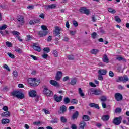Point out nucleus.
I'll return each mask as SVG.
<instances>
[{"label": "nucleus", "instance_id": "1", "mask_svg": "<svg viewBox=\"0 0 129 129\" xmlns=\"http://www.w3.org/2000/svg\"><path fill=\"white\" fill-rule=\"evenodd\" d=\"M28 82L31 86H38L41 83V81H37L35 78H30L28 80Z\"/></svg>", "mask_w": 129, "mask_h": 129}, {"label": "nucleus", "instance_id": "2", "mask_svg": "<svg viewBox=\"0 0 129 129\" xmlns=\"http://www.w3.org/2000/svg\"><path fill=\"white\" fill-rule=\"evenodd\" d=\"M13 96H15L17 98H20V99H23L25 98V95L23 93H21L20 91H14L12 92Z\"/></svg>", "mask_w": 129, "mask_h": 129}, {"label": "nucleus", "instance_id": "3", "mask_svg": "<svg viewBox=\"0 0 129 129\" xmlns=\"http://www.w3.org/2000/svg\"><path fill=\"white\" fill-rule=\"evenodd\" d=\"M43 93L46 94L47 96H53L54 95L53 92L49 90L46 86H43Z\"/></svg>", "mask_w": 129, "mask_h": 129}, {"label": "nucleus", "instance_id": "4", "mask_svg": "<svg viewBox=\"0 0 129 129\" xmlns=\"http://www.w3.org/2000/svg\"><path fill=\"white\" fill-rule=\"evenodd\" d=\"M60 31H62V28L58 26H56L55 27V30L54 31V35H55L54 36H59V35H60V34H61V32Z\"/></svg>", "mask_w": 129, "mask_h": 129}, {"label": "nucleus", "instance_id": "5", "mask_svg": "<svg viewBox=\"0 0 129 129\" xmlns=\"http://www.w3.org/2000/svg\"><path fill=\"white\" fill-rule=\"evenodd\" d=\"M113 123L115 125H119L121 123V117H118L115 118L113 120Z\"/></svg>", "mask_w": 129, "mask_h": 129}, {"label": "nucleus", "instance_id": "6", "mask_svg": "<svg viewBox=\"0 0 129 129\" xmlns=\"http://www.w3.org/2000/svg\"><path fill=\"white\" fill-rule=\"evenodd\" d=\"M115 99L117 101H121L123 99L122 95L119 93H116L114 95Z\"/></svg>", "mask_w": 129, "mask_h": 129}, {"label": "nucleus", "instance_id": "7", "mask_svg": "<svg viewBox=\"0 0 129 129\" xmlns=\"http://www.w3.org/2000/svg\"><path fill=\"white\" fill-rule=\"evenodd\" d=\"M67 111V107L65 105H62L60 107V110L58 111L59 114H64Z\"/></svg>", "mask_w": 129, "mask_h": 129}, {"label": "nucleus", "instance_id": "8", "mask_svg": "<svg viewBox=\"0 0 129 129\" xmlns=\"http://www.w3.org/2000/svg\"><path fill=\"white\" fill-rule=\"evenodd\" d=\"M63 73L61 71H58L56 75L55 76V80L57 81H60L61 78H62Z\"/></svg>", "mask_w": 129, "mask_h": 129}, {"label": "nucleus", "instance_id": "9", "mask_svg": "<svg viewBox=\"0 0 129 129\" xmlns=\"http://www.w3.org/2000/svg\"><path fill=\"white\" fill-rule=\"evenodd\" d=\"M38 35L41 38L43 37H45V36H47V35H48V31L43 30V31H39V32H38Z\"/></svg>", "mask_w": 129, "mask_h": 129}, {"label": "nucleus", "instance_id": "10", "mask_svg": "<svg viewBox=\"0 0 129 129\" xmlns=\"http://www.w3.org/2000/svg\"><path fill=\"white\" fill-rule=\"evenodd\" d=\"M49 82L51 85L55 86V87H60V84L55 80H51Z\"/></svg>", "mask_w": 129, "mask_h": 129}, {"label": "nucleus", "instance_id": "11", "mask_svg": "<svg viewBox=\"0 0 129 129\" xmlns=\"http://www.w3.org/2000/svg\"><path fill=\"white\" fill-rule=\"evenodd\" d=\"M54 98L56 102H61L62 99H63V96H60L59 97L57 95H54Z\"/></svg>", "mask_w": 129, "mask_h": 129}, {"label": "nucleus", "instance_id": "12", "mask_svg": "<svg viewBox=\"0 0 129 129\" xmlns=\"http://www.w3.org/2000/svg\"><path fill=\"white\" fill-rule=\"evenodd\" d=\"M32 48L34 49V50H35V51H37L38 52H41V50H42L41 47L37 46V43H35L33 44Z\"/></svg>", "mask_w": 129, "mask_h": 129}, {"label": "nucleus", "instance_id": "13", "mask_svg": "<svg viewBox=\"0 0 129 129\" xmlns=\"http://www.w3.org/2000/svg\"><path fill=\"white\" fill-rule=\"evenodd\" d=\"M17 20L18 22V24H20V25H23L24 23H25V21L24 20V17L23 16L18 17L17 18Z\"/></svg>", "mask_w": 129, "mask_h": 129}, {"label": "nucleus", "instance_id": "14", "mask_svg": "<svg viewBox=\"0 0 129 129\" xmlns=\"http://www.w3.org/2000/svg\"><path fill=\"white\" fill-rule=\"evenodd\" d=\"M56 7H57V5L51 4L48 6H45V8L46 10H49L50 9H56Z\"/></svg>", "mask_w": 129, "mask_h": 129}, {"label": "nucleus", "instance_id": "15", "mask_svg": "<svg viewBox=\"0 0 129 129\" xmlns=\"http://www.w3.org/2000/svg\"><path fill=\"white\" fill-rule=\"evenodd\" d=\"M29 95L30 97H36L37 96V92L32 90L29 92Z\"/></svg>", "mask_w": 129, "mask_h": 129}, {"label": "nucleus", "instance_id": "16", "mask_svg": "<svg viewBox=\"0 0 129 129\" xmlns=\"http://www.w3.org/2000/svg\"><path fill=\"white\" fill-rule=\"evenodd\" d=\"M11 115V113L9 111H6L1 114L2 117H8Z\"/></svg>", "mask_w": 129, "mask_h": 129}, {"label": "nucleus", "instance_id": "17", "mask_svg": "<svg viewBox=\"0 0 129 129\" xmlns=\"http://www.w3.org/2000/svg\"><path fill=\"white\" fill-rule=\"evenodd\" d=\"M98 73L101 75H105L107 73V71L104 69H100L98 71Z\"/></svg>", "mask_w": 129, "mask_h": 129}, {"label": "nucleus", "instance_id": "18", "mask_svg": "<svg viewBox=\"0 0 129 129\" xmlns=\"http://www.w3.org/2000/svg\"><path fill=\"white\" fill-rule=\"evenodd\" d=\"M85 125H86V123L84 121H82L80 123L79 129H84Z\"/></svg>", "mask_w": 129, "mask_h": 129}, {"label": "nucleus", "instance_id": "19", "mask_svg": "<svg viewBox=\"0 0 129 129\" xmlns=\"http://www.w3.org/2000/svg\"><path fill=\"white\" fill-rule=\"evenodd\" d=\"M110 116L108 115H104L102 116L101 119L103 121H107L110 118Z\"/></svg>", "mask_w": 129, "mask_h": 129}, {"label": "nucleus", "instance_id": "20", "mask_svg": "<svg viewBox=\"0 0 129 129\" xmlns=\"http://www.w3.org/2000/svg\"><path fill=\"white\" fill-rule=\"evenodd\" d=\"M78 115H79V113H78V111H76L75 113H74L72 117L73 120H74V119H77L78 117Z\"/></svg>", "mask_w": 129, "mask_h": 129}, {"label": "nucleus", "instance_id": "21", "mask_svg": "<svg viewBox=\"0 0 129 129\" xmlns=\"http://www.w3.org/2000/svg\"><path fill=\"white\" fill-rule=\"evenodd\" d=\"M89 106H90V107H94L95 108H97V109H99V106L94 103H90L89 104Z\"/></svg>", "mask_w": 129, "mask_h": 129}, {"label": "nucleus", "instance_id": "22", "mask_svg": "<svg viewBox=\"0 0 129 129\" xmlns=\"http://www.w3.org/2000/svg\"><path fill=\"white\" fill-rule=\"evenodd\" d=\"M82 119L84 121H89L90 119V117L88 115H85L83 116Z\"/></svg>", "mask_w": 129, "mask_h": 129}, {"label": "nucleus", "instance_id": "23", "mask_svg": "<svg viewBox=\"0 0 129 129\" xmlns=\"http://www.w3.org/2000/svg\"><path fill=\"white\" fill-rule=\"evenodd\" d=\"M103 62H104L105 63H108L109 62V59H108V57H107L106 54H104L103 57Z\"/></svg>", "mask_w": 129, "mask_h": 129}, {"label": "nucleus", "instance_id": "24", "mask_svg": "<svg viewBox=\"0 0 129 129\" xmlns=\"http://www.w3.org/2000/svg\"><path fill=\"white\" fill-rule=\"evenodd\" d=\"M103 93V92L101 90H95V95H100Z\"/></svg>", "mask_w": 129, "mask_h": 129}, {"label": "nucleus", "instance_id": "25", "mask_svg": "<svg viewBox=\"0 0 129 129\" xmlns=\"http://www.w3.org/2000/svg\"><path fill=\"white\" fill-rule=\"evenodd\" d=\"M36 23H39V20L37 19H34L32 20H30L29 22L30 25H35Z\"/></svg>", "mask_w": 129, "mask_h": 129}, {"label": "nucleus", "instance_id": "26", "mask_svg": "<svg viewBox=\"0 0 129 129\" xmlns=\"http://www.w3.org/2000/svg\"><path fill=\"white\" fill-rule=\"evenodd\" d=\"M60 121L62 122V123H66L67 122V119L64 116L60 117Z\"/></svg>", "mask_w": 129, "mask_h": 129}, {"label": "nucleus", "instance_id": "27", "mask_svg": "<svg viewBox=\"0 0 129 129\" xmlns=\"http://www.w3.org/2000/svg\"><path fill=\"white\" fill-rule=\"evenodd\" d=\"M116 60H117V61H122L123 62H126V59L122 57H117Z\"/></svg>", "mask_w": 129, "mask_h": 129}, {"label": "nucleus", "instance_id": "28", "mask_svg": "<svg viewBox=\"0 0 129 129\" xmlns=\"http://www.w3.org/2000/svg\"><path fill=\"white\" fill-rule=\"evenodd\" d=\"M76 82H77L76 79H72L71 80L70 84H71V85H75V84H76Z\"/></svg>", "mask_w": 129, "mask_h": 129}, {"label": "nucleus", "instance_id": "29", "mask_svg": "<svg viewBox=\"0 0 129 129\" xmlns=\"http://www.w3.org/2000/svg\"><path fill=\"white\" fill-rule=\"evenodd\" d=\"M10 122V120L9 119H2V124H7Z\"/></svg>", "mask_w": 129, "mask_h": 129}, {"label": "nucleus", "instance_id": "30", "mask_svg": "<svg viewBox=\"0 0 129 129\" xmlns=\"http://www.w3.org/2000/svg\"><path fill=\"white\" fill-rule=\"evenodd\" d=\"M63 101L65 104H68L70 102V99L68 97H66L64 98Z\"/></svg>", "mask_w": 129, "mask_h": 129}, {"label": "nucleus", "instance_id": "31", "mask_svg": "<svg viewBox=\"0 0 129 129\" xmlns=\"http://www.w3.org/2000/svg\"><path fill=\"white\" fill-rule=\"evenodd\" d=\"M98 52H99V50L96 49H94L91 50V54H94V55H96Z\"/></svg>", "mask_w": 129, "mask_h": 129}, {"label": "nucleus", "instance_id": "32", "mask_svg": "<svg viewBox=\"0 0 129 129\" xmlns=\"http://www.w3.org/2000/svg\"><path fill=\"white\" fill-rule=\"evenodd\" d=\"M71 104H77L78 103V100H76V99H72L71 101Z\"/></svg>", "mask_w": 129, "mask_h": 129}, {"label": "nucleus", "instance_id": "33", "mask_svg": "<svg viewBox=\"0 0 129 129\" xmlns=\"http://www.w3.org/2000/svg\"><path fill=\"white\" fill-rule=\"evenodd\" d=\"M95 89H93V88H91L89 90V92L90 93V95H92V94H95Z\"/></svg>", "mask_w": 129, "mask_h": 129}, {"label": "nucleus", "instance_id": "34", "mask_svg": "<svg viewBox=\"0 0 129 129\" xmlns=\"http://www.w3.org/2000/svg\"><path fill=\"white\" fill-rule=\"evenodd\" d=\"M108 12H109V13H111V14H115V10L111 8H109L108 9Z\"/></svg>", "mask_w": 129, "mask_h": 129}, {"label": "nucleus", "instance_id": "35", "mask_svg": "<svg viewBox=\"0 0 129 129\" xmlns=\"http://www.w3.org/2000/svg\"><path fill=\"white\" fill-rule=\"evenodd\" d=\"M129 79L127 76L126 75H124L123 77V82H127V81H128Z\"/></svg>", "mask_w": 129, "mask_h": 129}, {"label": "nucleus", "instance_id": "36", "mask_svg": "<svg viewBox=\"0 0 129 129\" xmlns=\"http://www.w3.org/2000/svg\"><path fill=\"white\" fill-rule=\"evenodd\" d=\"M79 90V94H80V96L83 97L84 96V93H83V92L82 91V90L81 88H79L78 89Z\"/></svg>", "mask_w": 129, "mask_h": 129}, {"label": "nucleus", "instance_id": "37", "mask_svg": "<svg viewBox=\"0 0 129 129\" xmlns=\"http://www.w3.org/2000/svg\"><path fill=\"white\" fill-rule=\"evenodd\" d=\"M6 45L9 48H11V47H13V43H12L11 42H10L9 41H7L6 42Z\"/></svg>", "mask_w": 129, "mask_h": 129}, {"label": "nucleus", "instance_id": "38", "mask_svg": "<svg viewBox=\"0 0 129 129\" xmlns=\"http://www.w3.org/2000/svg\"><path fill=\"white\" fill-rule=\"evenodd\" d=\"M8 28V26L6 24H4L2 25V26H0V30L2 31L3 30H6Z\"/></svg>", "mask_w": 129, "mask_h": 129}, {"label": "nucleus", "instance_id": "39", "mask_svg": "<svg viewBox=\"0 0 129 129\" xmlns=\"http://www.w3.org/2000/svg\"><path fill=\"white\" fill-rule=\"evenodd\" d=\"M11 33L14 36H19L20 35V33L18 31H13Z\"/></svg>", "mask_w": 129, "mask_h": 129}, {"label": "nucleus", "instance_id": "40", "mask_svg": "<svg viewBox=\"0 0 129 129\" xmlns=\"http://www.w3.org/2000/svg\"><path fill=\"white\" fill-rule=\"evenodd\" d=\"M51 123H58V118H53L52 120L51 121Z\"/></svg>", "mask_w": 129, "mask_h": 129}, {"label": "nucleus", "instance_id": "41", "mask_svg": "<svg viewBox=\"0 0 129 129\" xmlns=\"http://www.w3.org/2000/svg\"><path fill=\"white\" fill-rule=\"evenodd\" d=\"M101 101H102V102H104L106 101V100H107L106 97L105 96H101Z\"/></svg>", "mask_w": 129, "mask_h": 129}, {"label": "nucleus", "instance_id": "42", "mask_svg": "<svg viewBox=\"0 0 129 129\" xmlns=\"http://www.w3.org/2000/svg\"><path fill=\"white\" fill-rule=\"evenodd\" d=\"M53 54L55 57H58V51L56 50H53Z\"/></svg>", "mask_w": 129, "mask_h": 129}, {"label": "nucleus", "instance_id": "43", "mask_svg": "<svg viewBox=\"0 0 129 129\" xmlns=\"http://www.w3.org/2000/svg\"><path fill=\"white\" fill-rule=\"evenodd\" d=\"M86 10V8L84 7H82L81 8V9H80V12L82 13V14H84V12H85V10Z\"/></svg>", "mask_w": 129, "mask_h": 129}, {"label": "nucleus", "instance_id": "44", "mask_svg": "<svg viewBox=\"0 0 129 129\" xmlns=\"http://www.w3.org/2000/svg\"><path fill=\"white\" fill-rule=\"evenodd\" d=\"M60 39H61V35H59L58 38L55 39V44L56 45H58V44H59V41H58V40H60Z\"/></svg>", "mask_w": 129, "mask_h": 129}, {"label": "nucleus", "instance_id": "45", "mask_svg": "<svg viewBox=\"0 0 129 129\" xmlns=\"http://www.w3.org/2000/svg\"><path fill=\"white\" fill-rule=\"evenodd\" d=\"M7 55H8L9 56L10 58H11V59H14V58H15V55H14L13 54V53L8 52V53H7Z\"/></svg>", "mask_w": 129, "mask_h": 129}, {"label": "nucleus", "instance_id": "46", "mask_svg": "<svg viewBox=\"0 0 129 129\" xmlns=\"http://www.w3.org/2000/svg\"><path fill=\"white\" fill-rule=\"evenodd\" d=\"M116 113H120L121 112V109L120 108H117L115 110Z\"/></svg>", "mask_w": 129, "mask_h": 129}, {"label": "nucleus", "instance_id": "47", "mask_svg": "<svg viewBox=\"0 0 129 129\" xmlns=\"http://www.w3.org/2000/svg\"><path fill=\"white\" fill-rule=\"evenodd\" d=\"M43 51L45 53H49L50 52V48L49 47H45L43 49Z\"/></svg>", "mask_w": 129, "mask_h": 129}, {"label": "nucleus", "instance_id": "48", "mask_svg": "<svg viewBox=\"0 0 129 129\" xmlns=\"http://www.w3.org/2000/svg\"><path fill=\"white\" fill-rule=\"evenodd\" d=\"M15 52L19 53V54H22L23 53V50L20 48H18L15 50Z\"/></svg>", "mask_w": 129, "mask_h": 129}, {"label": "nucleus", "instance_id": "49", "mask_svg": "<svg viewBox=\"0 0 129 129\" xmlns=\"http://www.w3.org/2000/svg\"><path fill=\"white\" fill-rule=\"evenodd\" d=\"M96 36H97V33L96 32H93L91 34V37L93 38V39H95L96 38Z\"/></svg>", "mask_w": 129, "mask_h": 129}, {"label": "nucleus", "instance_id": "50", "mask_svg": "<svg viewBox=\"0 0 129 129\" xmlns=\"http://www.w3.org/2000/svg\"><path fill=\"white\" fill-rule=\"evenodd\" d=\"M115 21L116 22H117L118 23H120V22H121L120 18L119 17H118V16H115Z\"/></svg>", "mask_w": 129, "mask_h": 129}, {"label": "nucleus", "instance_id": "51", "mask_svg": "<svg viewBox=\"0 0 129 129\" xmlns=\"http://www.w3.org/2000/svg\"><path fill=\"white\" fill-rule=\"evenodd\" d=\"M41 29L43 30V31H48V28H47V26L45 25H42Z\"/></svg>", "mask_w": 129, "mask_h": 129}, {"label": "nucleus", "instance_id": "52", "mask_svg": "<svg viewBox=\"0 0 129 129\" xmlns=\"http://www.w3.org/2000/svg\"><path fill=\"white\" fill-rule=\"evenodd\" d=\"M123 77H119L118 78V79L116 80L117 82H120V81H123Z\"/></svg>", "mask_w": 129, "mask_h": 129}, {"label": "nucleus", "instance_id": "53", "mask_svg": "<svg viewBox=\"0 0 129 129\" xmlns=\"http://www.w3.org/2000/svg\"><path fill=\"white\" fill-rule=\"evenodd\" d=\"M3 68L5 69H6V70H8V71H11V70L10 69V68H9V66L8 65H7V64H5L3 66Z\"/></svg>", "mask_w": 129, "mask_h": 129}, {"label": "nucleus", "instance_id": "54", "mask_svg": "<svg viewBox=\"0 0 129 129\" xmlns=\"http://www.w3.org/2000/svg\"><path fill=\"white\" fill-rule=\"evenodd\" d=\"M43 111L45 114H50V111H49V110H48L47 109H43Z\"/></svg>", "mask_w": 129, "mask_h": 129}, {"label": "nucleus", "instance_id": "55", "mask_svg": "<svg viewBox=\"0 0 129 129\" xmlns=\"http://www.w3.org/2000/svg\"><path fill=\"white\" fill-rule=\"evenodd\" d=\"M30 56L31 58H32L33 60H34L35 61L38 60V57H37L36 56L33 55H30Z\"/></svg>", "mask_w": 129, "mask_h": 129}, {"label": "nucleus", "instance_id": "56", "mask_svg": "<svg viewBox=\"0 0 129 129\" xmlns=\"http://www.w3.org/2000/svg\"><path fill=\"white\" fill-rule=\"evenodd\" d=\"M13 75L14 76V77H18V71H13Z\"/></svg>", "mask_w": 129, "mask_h": 129}, {"label": "nucleus", "instance_id": "57", "mask_svg": "<svg viewBox=\"0 0 129 129\" xmlns=\"http://www.w3.org/2000/svg\"><path fill=\"white\" fill-rule=\"evenodd\" d=\"M73 25L75 27H77L78 26V23H77V21H74L73 22Z\"/></svg>", "mask_w": 129, "mask_h": 129}, {"label": "nucleus", "instance_id": "58", "mask_svg": "<svg viewBox=\"0 0 129 129\" xmlns=\"http://www.w3.org/2000/svg\"><path fill=\"white\" fill-rule=\"evenodd\" d=\"M109 75L110 77H113V76H114V73H113V72L112 71H110L109 72Z\"/></svg>", "mask_w": 129, "mask_h": 129}, {"label": "nucleus", "instance_id": "59", "mask_svg": "<svg viewBox=\"0 0 129 129\" xmlns=\"http://www.w3.org/2000/svg\"><path fill=\"white\" fill-rule=\"evenodd\" d=\"M98 79L99 80H103V77H102V75H98Z\"/></svg>", "mask_w": 129, "mask_h": 129}, {"label": "nucleus", "instance_id": "60", "mask_svg": "<svg viewBox=\"0 0 129 129\" xmlns=\"http://www.w3.org/2000/svg\"><path fill=\"white\" fill-rule=\"evenodd\" d=\"M68 59L69 60H74V57H73V55H69L68 56Z\"/></svg>", "mask_w": 129, "mask_h": 129}, {"label": "nucleus", "instance_id": "61", "mask_svg": "<svg viewBox=\"0 0 129 129\" xmlns=\"http://www.w3.org/2000/svg\"><path fill=\"white\" fill-rule=\"evenodd\" d=\"M33 124L34 125H39V124H41L40 121H35L33 122Z\"/></svg>", "mask_w": 129, "mask_h": 129}, {"label": "nucleus", "instance_id": "62", "mask_svg": "<svg viewBox=\"0 0 129 129\" xmlns=\"http://www.w3.org/2000/svg\"><path fill=\"white\" fill-rule=\"evenodd\" d=\"M89 85H90V86H91L92 87H96V85H95V84L93 83H92V82H90V83H89Z\"/></svg>", "mask_w": 129, "mask_h": 129}, {"label": "nucleus", "instance_id": "63", "mask_svg": "<svg viewBox=\"0 0 129 129\" xmlns=\"http://www.w3.org/2000/svg\"><path fill=\"white\" fill-rule=\"evenodd\" d=\"M48 54H46V53H44L42 55V58H43V59H47V58H48Z\"/></svg>", "mask_w": 129, "mask_h": 129}, {"label": "nucleus", "instance_id": "64", "mask_svg": "<svg viewBox=\"0 0 129 129\" xmlns=\"http://www.w3.org/2000/svg\"><path fill=\"white\" fill-rule=\"evenodd\" d=\"M47 42H51L52 41V36H49L47 39Z\"/></svg>", "mask_w": 129, "mask_h": 129}]
</instances>
